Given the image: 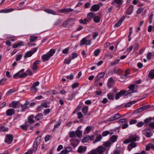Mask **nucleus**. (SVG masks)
I'll return each mask as SVG.
<instances>
[{"instance_id":"obj_1","label":"nucleus","mask_w":154,"mask_h":154,"mask_svg":"<svg viewBox=\"0 0 154 154\" xmlns=\"http://www.w3.org/2000/svg\"><path fill=\"white\" fill-rule=\"evenodd\" d=\"M29 104V102L27 100L26 103L23 104L20 103L19 101H13L9 104V107H11L15 109L17 108V111L18 112H23L29 108L28 105Z\"/></svg>"},{"instance_id":"obj_2","label":"nucleus","mask_w":154,"mask_h":154,"mask_svg":"<svg viewBox=\"0 0 154 154\" xmlns=\"http://www.w3.org/2000/svg\"><path fill=\"white\" fill-rule=\"evenodd\" d=\"M139 140V137L137 136H131L129 138L126 139L123 141V143L126 144L131 143L128 146V149L130 151L132 149L137 146V143L135 141Z\"/></svg>"},{"instance_id":"obj_3","label":"nucleus","mask_w":154,"mask_h":154,"mask_svg":"<svg viewBox=\"0 0 154 154\" xmlns=\"http://www.w3.org/2000/svg\"><path fill=\"white\" fill-rule=\"evenodd\" d=\"M54 50L51 49L47 54L43 55L42 57V59L43 62H45L48 60L55 53Z\"/></svg>"},{"instance_id":"obj_4","label":"nucleus","mask_w":154,"mask_h":154,"mask_svg":"<svg viewBox=\"0 0 154 154\" xmlns=\"http://www.w3.org/2000/svg\"><path fill=\"white\" fill-rule=\"evenodd\" d=\"M41 141V136H39L36 139L33 144V151L35 152L37 150L38 145Z\"/></svg>"},{"instance_id":"obj_5","label":"nucleus","mask_w":154,"mask_h":154,"mask_svg":"<svg viewBox=\"0 0 154 154\" xmlns=\"http://www.w3.org/2000/svg\"><path fill=\"white\" fill-rule=\"evenodd\" d=\"M75 20L74 19L71 18L66 20L63 23L64 27H66L69 25H72L74 23Z\"/></svg>"},{"instance_id":"obj_6","label":"nucleus","mask_w":154,"mask_h":154,"mask_svg":"<svg viewBox=\"0 0 154 154\" xmlns=\"http://www.w3.org/2000/svg\"><path fill=\"white\" fill-rule=\"evenodd\" d=\"M123 2L122 0H114L111 4L113 5L116 6L119 10L123 4Z\"/></svg>"},{"instance_id":"obj_7","label":"nucleus","mask_w":154,"mask_h":154,"mask_svg":"<svg viewBox=\"0 0 154 154\" xmlns=\"http://www.w3.org/2000/svg\"><path fill=\"white\" fill-rule=\"evenodd\" d=\"M13 137L11 134H7L5 140V142L8 144H10L12 142Z\"/></svg>"},{"instance_id":"obj_8","label":"nucleus","mask_w":154,"mask_h":154,"mask_svg":"<svg viewBox=\"0 0 154 154\" xmlns=\"http://www.w3.org/2000/svg\"><path fill=\"white\" fill-rule=\"evenodd\" d=\"M97 154H103L104 152L106 150V147L101 146H98L96 149Z\"/></svg>"},{"instance_id":"obj_9","label":"nucleus","mask_w":154,"mask_h":154,"mask_svg":"<svg viewBox=\"0 0 154 154\" xmlns=\"http://www.w3.org/2000/svg\"><path fill=\"white\" fill-rule=\"evenodd\" d=\"M143 134L148 137H150L152 135L149 128H145L142 131Z\"/></svg>"},{"instance_id":"obj_10","label":"nucleus","mask_w":154,"mask_h":154,"mask_svg":"<svg viewBox=\"0 0 154 154\" xmlns=\"http://www.w3.org/2000/svg\"><path fill=\"white\" fill-rule=\"evenodd\" d=\"M103 5V4L100 3L99 4H95L92 5L90 9V10L93 11H98L100 8V6Z\"/></svg>"},{"instance_id":"obj_11","label":"nucleus","mask_w":154,"mask_h":154,"mask_svg":"<svg viewBox=\"0 0 154 154\" xmlns=\"http://www.w3.org/2000/svg\"><path fill=\"white\" fill-rule=\"evenodd\" d=\"M126 92V91L125 90H121L119 92L117 93L115 95V99L116 100L119 99L120 97L124 95Z\"/></svg>"},{"instance_id":"obj_12","label":"nucleus","mask_w":154,"mask_h":154,"mask_svg":"<svg viewBox=\"0 0 154 154\" xmlns=\"http://www.w3.org/2000/svg\"><path fill=\"white\" fill-rule=\"evenodd\" d=\"M91 42V40H87L86 38H84L82 39L80 41V42L79 45H83L85 44L87 45H90Z\"/></svg>"},{"instance_id":"obj_13","label":"nucleus","mask_w":154,"mask_h":154,"mask_svg":"<svg viewBox=\"0 0 154 154\" xmlns=\"http://www.w3.org/2000/svg\"><path fill=\"white\" fill-rule=\"evenodd\" d=\"M121 115L119 113H117L113 115L112 117L109 118L107 120L108 122H110L118 119L121 118Z\"/></svg>"},{"instance_id":"obj_14","label":"nucleus","mask_w":154,"mask_h":154,"mask_svg":"<svg viewBox=\"0 0 154 154\" xmlns=\"http://www.w3.org/2000/svg\"><path fill=\"white\" fill-rule=\"evenodd\" d=\"M40 62V61L39 60H37L33 63L32 69L33 71H35L38 69V65Z\"/></svg>"},{"instance_id":"obj_15","label":"nucleus","mask_w":154,"mask_h":154,"mask_svg":"<svg viewBox=\"0 0 154 154\" xmlns=\"http://www.w3.org/2000/svg\"><path fill=\"white\" fill-rule=\"evenodd\" d=\"M15 113V110L12 108L8 109L6 111V114L8 116H11Z\"/></svg>"},{"instance_id":"obj_16","label":"nucleus","mask_w":154,"mask_h":154,"mask_svg":"<svg viewBox=\"0 0 154 154\" xmlns=\"http://www.w3.org/2000/svg\"><path fill=\"white\" fill-rule=\"evenodd\" d=\"M115 81L112 77H110L108 80L107 85L109 88H111L113 85Z\"/></svg>"},{"instance_id":"obj_17","label":"nucleus","mask_w":154,"mask_h":154,"mask_svg":"<svg viewBox=\"0 0 154 154\" xmlns=\"http://www.w3.org/2000/svg\"><path fill=\"white\" fill-rule=\"evenodd\" d=\"M87 147L86 146H79L78 149V152L79 153H83L86 150Z\"/></svg>"},{"instance_id":"obj_18","label":"nucleus","mask_w":154,"mask_h":154,"mask_svg":"<svg viewBox=\"0 0 154 154\" xmlns=\"http://www.w3.org/2000/svg\"><path fill=\"white\" fill-rule=\"evenodd\" d=\"M125 17L124 16H122L121 18L119 20L118 22L116 23L114 25V27H118L120 26L122 23L123 20L125 19Z\"/></svg>"},{"instance_id":"obj_19","label":"nucleus","mask_w":154,"mask_h":154,"mask_svg":"<svg viewBox=\"0 0 154 154\" xmlns=\"http://www.w3.org/2000/svg\"><path fill=\"white\" fill-rule=\"evenodd\" d=\"M134 6L133 5H130L128 8L126 12V14L128 15H131L132 13Z\"/></svg>"},{"instance_id":"obj_20","label":"nucleus","mask_w":154,"mask_h":154,"mask_svg":"<svg viewBox=\"0 0 154 154\" xmlns=\"http://www.w3.org/2000/svg\"><path fill=\"white\" fill-rule=\"evenodd\" d=\"M34 118V116L33 115H31L28 117V122L29 124H31L34 122V121L33 119Z\"/></svg>"},{"instance_id":"obj_21","label":"nucleus","mask_w":154,"mask_h":154,"mask_svg":"<svg viewBox=\"0 0 154 154\" xmlns=\"http://www.w3.org/2000/svg\"><path fill=\"white\" fill-rule=\"evenodd\" d=\"M42 107H44L45 108H47L48 105L46 102H44L41 103V105L38 106L37 108V110L38 111H40L42 109Z\"/></svg>"},{"instance_id":"obj_22","label":"nucleus","mask_w":154,"mask_h":154,"mask_svg":"<svg viewBox=\"0 0 154 154\" xmlns=\"http://www.w3.org/2000/svg\"><path fill=\"white\" fill-rule=\"evenodd\" d=\"M148 76L151 79H154V69L149 72Z\"/></svg>"},{"instance_id":"obj_23","label":"nucleus","mask_w":154,"mask_h":154,"mask_svg":"<svg viewBox=\"0 0 154 154\" xmlns=\"http://www.w3.org/2000/svg\"><path fill=\"white\" fill-rule=\"evenodd\" d=\"M23 45V42L22 41H21L17 43L14 44L12 46V47L13 48H16L19 46Z\"/></svg>"},{"instance_id":"obj_24","label":"nucleus","mask_w":154,"mask_h":154,"mask_svg":"<svg viewBox=\"0 0 154 154\" xmlns=\"http://www.w3.org/2000/svg\"><path fill=\"white\" fill-rule=\"evenodd\" d=\"M73 11V9L70 8H64L60 9L59 11L61 13H65V12H71Z\"/></svg>"},{"instance_id":"obj_25","label":"nucleus","mask_w":154,"mask_h":154,"mask_svg":"<svg viewBox=\"0 0 154 154\" xmlns=\"http://www.w3.org/2000/svg\"><path fill=\"white\" fill-rule=\"evenodd\" d=\"M70 141L71 142V145L74 146H76V143H78V140L74 139H70Z\"/></svg>"},{"instance_id":"obj_26","label":"nucleus","mask_w":154,"mask_h":154,"mask_svg":"<svg viewBox=\"0 0 154 154\" xmlns=\"http://www.w3.org/2000/svg\"><path fill=\"white\" fill-rule=\"evenodd\" d=\"M33 54V53L32 51H29L26 52L25 54L24 58L25 59L31 56Z\"/></svg>"},{"instance_id":"obj_27","label":"nucleus","mask_w":154,"mask_h":154,"mask_svg":"<svg viewBox=\"0 0 154 154\" xmlns=\"http://www.w3.org/2000/svg\"><path fill=\"white\" fill-rule=\"evenodd\" d=\"M43 117V115L41 113H38L35 117V119L37 121H39L42 119Z\"/></svg>"},{"instance_id":"obj_28","label":"nucleus","mask_w":154,"mask_h":154,"mask_svg":"<svg viewBox=\"0 0 154 154\" xmlns=\"http://www.w3.org/2000/svg\"><path fill=\"white\" fill-rule=\"evenodd\" d=\"M111 145V143L109 141H108L106 142H105L103 144V145L106 147H108L109 148L107 149V150L106 151V153H107L108 152V151L109 150V149L110 147V145Z\"/></svg>"},{"instance_id":"obj_29","label":"nucleus","mask_w":154,"mask_h":154,"mask_svg":"<svg viewBox=\"0 0 154 154\" xmlns=\"http://www.w3.org/2000/svg\"><path fill=\"white\" fill-rule=\"evenodd\" d=\"M76 137L80 138L82 136V131L79 130H77L75 131Z\"/></svg>"},{"instance_id":"obj_30","label":"nucleus","mask_w":154,"mask_h":154,"mask_svg":"<svg viewBox=\"0 0 154 154\" xmlns=\"http://www.w3.org/2000/svg\"><path fill=\"white\" fill-rule=\"evenodd\" d=\"M88 110V107L87 106L83 107L82 111L85 115H86Z\"/></svg>"},{"instance_id":"obj_31","label":"nucleus","mask_w":154,"mask_h":154,"mask_svg":"<svg viewBox=\"0 0 154 154\" xmlns=\"http://www.w3.org/2000/svg\"><path fill=\"white\" fill-rule=\"evenodd\" d=\"M150 148L154 149V145L151 143H149L146 146V149L147 151H148L150 149Z\"/></svg>"},{"instance_id":"obj_32","label":"nucleus","mask_w":154,"mask_h":154,"mask_svg":"<svg viewBox=\"0 0 154 154\" xmlns=\"http://www.w3.org/2000/svg\"><path fill=\"white\" fill-rule=\"evenodd\" d=\"M107 97L108 98L111 100H114V94L112 93H109L107 94Z\"/></svg>"},{"instance_id":"obj_33","label":"nucleus","mask_w":154,"mask_h":154,"mask_svg":"<svg viewBox=\"0 0 154 154\" xmlns=\"http://www.w3.org/2000/svg\"><path fill=\"white\" fill-rule=\"evenodd\" d=\"M44 11L47 13L49 14H51L53 15H55L56 13L55 12L51 9H45L44 10Z\"/></svg>"},{"instance_id":"obj_34","label":"nucleus","mask_w":154,"mask_h":154,"mask_svg":"<svg viewBox=\"0 0 154 154\" xmlns=\"http://www.w3.org/2000/svg\"><path fill=\"white\" fill-rule=\"evenodd\" d=\"M95 14L93 12H89L87 15V18L89 19H91L94 17Z\"/></svg>"},{"instance_id":"obj_35","label":"nucleus","mask_w":154,"mask_h":154,"mask_svg":"<svg viewBox=\"0 0 154 154\" xmlns=\"http://www.w3.org/2000/svg\"><path fill=\"white\" fill-rule=\"evenodd\" d=\"M102 138V137L101 135H97L96 137L95 140L94 141V143H97L98 141H99Z\"/></svg>"},{"instance_id":"obj_36","label":"nucleus","mask_w":154,"mask_h":154,"mask_svg":"<svg viewBox=\"0 0 154 154\" xmlns=\"http://www.w3.org/2000/svg\"><path fill=\"white\" fill-rule=\"evenodd\" d=\"M8 130V127H5L4 126H0V131H1L5 132L7 131Z\"/></svg>"},{"instance_id":"obj_37","label":"nucleus","mask_w":154,"mask_h":154,"mask_svg":"<svg viewBox=\"0 0 154 154\" xmlns=\"http://www.w3.org/2000/svg\"><path fill=\"white\" fill-rule=\"evenodd\" d=\"M126 122V119H120L119 120V123L121 125H123Z\"/></svg>"},{"instance_id":"obj_38","label":"nucleus","mask_w":154,"mask_h":154,"mask_svg":"<svg viewBox=\"0 0 154 154\" xmlns=\"http://www.w3.org/2000/svg\"><path fill=\"white\" fill-rule=\"evenodd\" d=\"M89 20L86 18L84 19L83 20L81 19L79 20V23H81L86 24L87 22H88Z\"/></svg>"},{"instance_id":"obj_39","label":"nucleus","mask_w":154,"mask_h":154,"mask_svg":"<svg viewBox=\"0 0 154 154\" xmlns=\"http://www.w3.org/2000/svg\"><path fill=\"white\" fill-rule=\"evenodd\" d=\"M38 38V37L36 36H31L30 38V42H33L36 40Z\"/></svg>"},{"instance_id":"obj_40","label":"nucleus","mask_w":154,"mask_h":154,"mask_svg":"<svg viewBox=\"0 0 154 154\" xmlns=\"http://www.w3.org/2000/svg\"><path fill=\"white\" fill-rule=\"evenodd\" d=\"M100 18L98 16H96L94 18V21L96 23L100 22Z\"/></svg>"},{"instance_id":"obj_41","label":"nucleus","mask_w":154,"mask_h":154,"mask_svg":"<svg viewBox=\"0 0 154 154\" xmlns=\"http://www.w3.org/2000/svg\"><path fill=\"white\" fill-rule=\"evenodd\" d=\"M117 136L113 135L110 138L111 141L112 142H115L117 139Z\"/></svg>"},{"instance_id":"obj_42","label":"nucleus","mask_w":154,"mask_h":154,"mask_svg":"<svg viewBox=\"0 0 154 154\" xmlns=\"http://www.w3.org/2000/svg\"><path fill=\"white\" fill-rule=\"evenodd\" d=\"M136 102L135 101H130L128 103L126 104L125 106V107H128L130 106L132 104H134Z\"/></svg>"},{"instance_id":"obj_43","label":"nucleus","mask_w":154,"mask_h":154,"mask_svg":"<svg viewBox=\"0 0 154 154\" xmlns=\"http://www.w3.org/2000/svg\"><path fill=\"white\" fill-rule=\"evenodd\" d=\"M120 61V60L119 59H117L116 60H115L114 61L111 62L110 63V65L112 66H114L116 64H118L119 62Z\"/></svg>"},{"instance_id":"obj_44","label":"nucleus","mask_w":154,"mask_h":154,"mask_svg":"<svg viewBox=\"0 0 154 154\" xmlns=\"http://www.w3.org/2000/svg\"><path fill=\"white\" fill-rule=\"evenodd\" d=\"M89 140V135H86L85 137H84L82 141L83 142H87Z\"/></svg>"},{"instance_id":"obj_45","label":"nucleus","mask_w":154,"mask_h":154,"mask_svg":"<svg viewBox=\"0 0 154 154\" xmlns=\"http://www.w3.org/2000/svg\"><path fill=\"white\" fill-rule=\"evenodd\" d=\"M14 11L13 9H3L2 10V12L3 13H8Z\"/></svg>"},{"instance_id":"obj_46","label":"nucleus","mask_w":154,"mask_h":154,"mask_svg":"<svg viewBox=\"0 0 154 154\" xmlns=\"http://www.w3.org/2000/svg\"><path fill=\"white\" fill-rule=\"evenodd\" d=\"M144 110L143 107H142L136 109L135 110V112L137 113H139Z\"/></svg>"},{"instance_id":"obj_47","label":"nucleus","mask_w":154,"mask_h":154,"mask_svg":"<svg viewBox=\"0 0 154 154\" xmlns=\"http://www.w3.org/2000/svg\"><path fill=\"white\" fill-rule=\"evenodd\" d=\"M152 120V117H149L144 119V122L146 124H147L148 123L150 122Z\"/></svg>"},{"instance_id":"obj_48","label":"nucleus","mask_w":154,"mask_h":154,"mask_svg":"<svg viewBox=\"0 0 154 154\" xmlns=\"http://www.w3.org/2000/svg\"><path fill=\"white\" fill-rule=\"evenodd\" d=\"M22 54H20L18 55H17L16 56V60L17 61H19L21 58H22Z\"/></svg>"},{"instance_id":"obj_49","label":"nucleus","mask_w":154,"mask_h":154,"mask_svg":"<svg viewBox=\"0 0 154 154\" xmlns=\"http://www.w3.org/2000/svg\"><path fill=\"white\" fill-rule=\"evenodd\" d=\"M69 136L70 137H76L75 132L72 131L69 133Z\"/></svg>"},{"instance_id":"obj_50","label":"nucleus","mask_w":154,"mask_h":154,"mask_svg":"<svg viewBox=\"0 0 154 154\" xmlns=\"http://www.w3.org/2000/svg\"><path fill=\"white\" fill-rule=\"evenodd\" d=\"M87 154H97L96 149H92L89 152H88Z\"/></svg>"},{"instance_id":"obj_51","label":"nucleus","mask_w":154,"mask_h":154,"mask_svg":"<svg viewBox=\"0 0 154 154\" xmlns=\"http://www.w3.org/2000/svg\"><path fill=\"white\" fill-rule=\"evenodd\" d=\"M71 60L70 58H67L65 60L64 62V63L66 64H69L70 63Z\"/></svg>"},{"instance_id":"obj_52","label":"nucleus","mask_w":154,"mask_h":154,"mask_svg":"<svg viewBox=\"0 0 154 154\" xmlns=\"http://www.w3.org/2000/svg\"><path fill=\"white\" fill-rule=\"evenodd\" d=\"M27 76V74L25 72H23L21 74H20L19 75V78H23L26 77Z\"/></svg>"},{"instance_id":"obj_53","label":"nucleus","mask_w":154,"mask_h":154,"mask_svg":"<svg viewBox=\"0 0 154 154\" xmlns=\"http://www.w3.org/2000/svg\"><path fill=\"white\" fill-rule=\"evenodd\" d=\"M135 85L134 84H132L130 85L129 87L128 88L130 89V91H133L134 90V89Z\"/></svg>"},{"instance_id":"obj_54","label":"nucleus","mask_w":154,"mask_h":154,"mask_svg":"<svg viewBox=\"0 0 154 154\" xmlns=\"http://www.w3.org/2000/svg\"><path fill=\"white\" fill-rule=\"evenodd\" d=\"M6 80L7 79L5 78H3L0 80V85H3Z\"/></svg>"},{"instance_id":"obj_55","label":"nucleus","mask_w":154,"mask_h":154,"mask_svg":"<svg viewBox=\"0 0 154 154\" xmlns=\"http://www.w3.org/2000/svg\"><path fill=\"white\" fill-rule=\"evenodd\" d=\"M144 123L142 122H138L137 125V126L138 127H140L143 125Z\"/></svg>"},{"instance_id":"obj_56","label":"nucleus","mask_w":154,"mask_h":154,"mask_svg":"<svg viewBox=\"0 0 154 154\" xmlns=\"http://www.w3.org/2000/svg\"><path fill=\"white\" fill-rule=\"evenodd\" d=\"M153 17V14L152 13L149 16V23H151L152 22V19Z\"/></svg>"},{"instance_id":"obj_57","label":"nucleus","mask_w":154,"mask_h":154,"mask_svg":"<svg viewBox=\"0 0 154 154\" xmlns=\"http://www.w3.org/2000/svg\"><path fill=\"white\" fill-rule=\"evenodd\" d=\"M65 149H66V152H68V153L69 152L71 151L72 150V148L70 146L67 147Z\"/></svg>"},{"instance_id":"obj_58","label":"nucleus","mask_w":154,"mask_h":154,"mask_svg":"<svg viewBox=\"0 0 154 154\" xmlns=\"http://www.w3.org/2000/svg\"><path fill=\"white\" fill-rule=\"evenodd\" d=\"M28 125H21L20 127L22 129L26 131L27 130V126Z\"/></svg>"},{"instance_id":"obj_59","label":"nucleus","mask_w":154,"mask_h":154,"mask_svg":"<svg viewBox=\"0 0 154 154\" xmlns=\"http://www.w3.org/2000/svg\"><path fill=\"white\" fill-rule=\"evenodd\" d=\"M100 49L96 50L94 52V55L95 56H97L100 52Z\"/></svg>"},{"instance_id":"obj_60","label":"nucleus","mask_w":154,"mask_h":154,"mask_svg":"<svg viewBox=\"0 0 154 154\" xmlns=\"http://www.w3.org/2000/svg\"><path fill=\"white\" fill-rule=\"evenodd\" d=\"M149 126L152 129H154V122H151L149 124Z\"/></svg>"},{"instance_id":"obj_61","label":"nucleus","mask_w":154,"mask_h":154,"mask_svg":"<svg viewBox=\"0 0 154 154\" xmlns=\"http://www.w3.org/2000/svg\"><path fill=\"white\" fill-rule=\"evenodd\" d=\"M78 55L76 53H73L72 54L71 58L72 59H74L77 57Z\"/></svg>"},{"instance_id":"obj_62","label":"nucleus","mask_w":154,"mask_h":154,"mask_svg":"<svg viewBox=\"0 0 154 154\" xmlns=\"http://www.w3.org/2000/svg\"><path fill=\"white\" fill-rule=\"evenodd\" d=\"M51 136L50 135H47L45 136V142H47L50 139V137Z\"/></svg>"},{"instance_id":"obj_63","label":"nucleus","mask_w":154,"mask_h":154,"mask_svg":"<svg viewBox=\"0 0 154 154\" xmlns=\"http://www.w3.org/2000/svg\"><path fill=\"white\" fill-rule=\"evenodd\" d=\"M137 122V121L136 120H131L129 122V123L131 125L135 124Z\"/></svg>"},{"instance_id":"obj_64","label":"nucleus","mask_w":154,"mask_h":154,"mask_svg":"<svg viewBox=\"0 0 154 154\" xmlns=\"http://www.w3.org/2000/svg\"><path fill=\"white\" fill-rule=\"evenodd\" d=\"M153 28H154V25L153 26H152L151 25H149L148 27V31L149 32H151Z\"/></svg>"}]
</instances>
